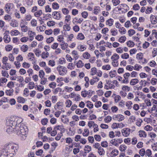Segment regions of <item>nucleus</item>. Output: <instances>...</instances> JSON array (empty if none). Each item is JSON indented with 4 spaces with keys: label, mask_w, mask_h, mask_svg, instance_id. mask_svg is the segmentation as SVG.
Returning a JSON list of instances; mask_svg holds the SVG:
<instances>
[{
    "label": "nucleus",
    "mask_w": 157,
    "mask_h": 157,
    "mask_svg": "<svg viewBox=\"0 0 157 157\" xmlns=\"http://www.w3.org/2000/svg\"><path fill=\"white\" fill-rule=\"evenodd\" d=\"M21 118L16 116H12L7 121L6 132L9 134L13 131L17 132V134L23 140L26 139L27 129L22 123Z\"/></svg>",
    "instance_id": "1"
},
{
    "label": "nucleus",
    "mask_w": 157,
    "mask_h": 157,
    "mask_svg": "<svg viewBox=\"0 0 157 157\" xmlns=\"http://www.w3.org/2000/svg\"><path fill=\"white\" fill-rule=\"evenodd\" d=\"M6 147L9 151L10 157H12L15 155L18 148V144L14 143H10L6 145Z\"/></svg>",
    "instance_id": "2"
},
{
    "label": "nucleus",
    "mask_w": 157,
    "mask_h": 157,
    "mask_svg": "<svg viewBox=\"0 0 157 157\" xmlns=\"http://www.w3.org/2000/svg\"><path fill=\"white\" fill-rule=\"evenodd\" d=\"M56 70L59 75L64 76L67 73V68L65 67L59 65L56 67Z\"/></svg>",
    "instance_id": "3"
},
{
    "label": "nucleus",
    "mask_w": 157,
    "mask_h": 157,
    "mask_svg": "<svg viewBox=\"0 0 157 157\" xmlns=\"http://www.w3.org/2000/svg\"><path fill=\"white\" fill-rule=\"evenodd\" d=\"M94 92V91L90 90L88 91L84 90L81 92V96L83 98H90Z\"/></svg>",
    "instance_id": "4"
},
{
    "label": "nucleus",
    "mask_w": 157,
    "mask_h": 157,
    "mask_svg": "<svg viewBox=\"0 0 157 157\" xmlns=\"http://www.w3.org/2000/svg\"><path fill=\"white\" fill-rule=\"evenodd\" d=\"M106 83L105 84L104 88L106 90H109L111 89H114L115 86L112 83L110 80H105Z\"/></svg>",
    "instance_id": "5"
},
{
    "label": "nucleus",
    "mask_w": 157,
    "mask_h": 157,
    "mask_svg": "<svg viewBox=\"0 0 157 157\" xmlns=\"http://www.w3.org/2000/svg\"><path fill=\"white\" fill-rule=\"evenodd\" d=\"M123 142V140L121 138L113 139L110 141V143L115 146H118L119 144H121Z\"/></svg>",
    "instance_id": "6"
},
{
    "label": "nucleus",
    "mask_w": 157,
    "mask_h": 157,
    "mask_svg": "<svg viewBox=\"0 0 157 157\" xmlns=\"http://www.w3.org/2000/svg\"><path fill=\"white\" fill-rule=\"evenodd\" d=\"M3 39L4 42L6 43H9L11 40L10 37L9 35V32L6 31L3 34Z\"/></svg>",
    "instance_id": "7"
},
{
    "label": "nucleus",
    "mask_w": 157,
    "mask_h": 157,
    "mask_svg": "<svg viewBox=\"0 0 157 157\" xmlns=\"http://www.w3.org/2000/svg\"><path fill=\"white\" fill-rule=\"evenodd\" d=\"M124 119V116L120 114L114 115L113 116V119L115 121H123Z\"/></svg>",
    "instance_id": "8"
},
{
    "label": "nucleus",
    "mask_w": 157,
    "mask_h": 157,
    "mask_svg": "<svg viewBox=\"0 0 157 157\" xmlns=\"http://www.w3.org/2000/svg\"><path fill=\"white\" fill-rule=\"evenodd\" d=\"M13 6V5L12 3H7L6 4L4 7V9L7 13H9L11 11V9Z\"/></svg>",
    "instance_id": "9"
},
{
    "label": "nucleus",
    "mask_w": 157,
    "mask_h": 157,
    "mask_svg": "<svg viewBox=\"0 0 157 157\" xmlns=\"http://www.w3.org/2000/svg\"><path fill=\"white\" fill-rule=\"evenodd\" d=\"M61 14L60 11H54L52 12V15L53 18L57 20H60L61 17Z\"/></svg>",
    "instance_id": "10"
},
{
    "label": "nucleus",
    "mask_w": 157,
    "mask_h": 157,
    "mask_svg": "<svg viewBox=\"0 0 157 157\" xmlns=\"http://www.w3.org/2000/svg\"><path fill=\"white\" fill-rule=\"evenodd\" d=\"M70 96L71 98H74V100L76 101H79L81 98L79 94H75L74 92L71 93L70 94Z\"/></svg>",
    "instance_id": "11"
},
{
    "label": "nucleus",
    "mask_w": 157,
    "mask_h": 157,
    "mask_svg": "<svg viewBox=\"0 0 157 157\" xmlns=\"http://www.w3.org/2000/svg\"><path fill=\"white\" fill-rule=\"evenodd\" d=\"M63 103L62 102H57L54 106V108L56 110H61L62 112H64V111L62 110Z\"/></svg>",
    "instance_id": "12"
},
{
    "label": "nucleus",
    "mask_w": 157,
    "mask_h": 157,
    "mask_svg": "<svg viewBox=\"0 0 157 157\" xmlns=\"http://www.w3.org/2000/svg\"><path fill=\"white\" fill-rule=\"evenodd\" d=\"M28 59L31 61L32 62L33 64L35 63V56L34 54L32 52H29L28 53Z\"/></svg>",
    "instance_id": "13"
},
{
    "label": "nucleus",
    "mask_w": 157,
    "mask_h": 157,
    "mask_svg": "<svg viewBox=\"0 0 157 157\" xmlns=\"http://www.w3.org/2000/svg\"><path fill=\"white\" fill-rule=\"evenodd\" d=\"M124 127V124L121 122L120 123H114L112 124V127L113 128L115 129L117 128H122Z\"/></svg>",
    "instance_id": "14"
},
{
    "label": "nucleus",
    "mask_w": 157,
    "mask_h": 157,
    "mask_svg": "<svg viewBox=\"0 0 157 157\" xmlns=\"http://www.w3.org/2000/svg\"><path fill=\"white\" fill-rule=\"evenodd\" d=\"M8 156H9V153L5 147V148L1 151L0 157H7Z\"/></svg>",
    "instance_id": "15"
},
{
    "label": "nucleus",
    "mask_w": 157,
    "mask_h": 157,
    "mask_svg": "<svg viewBox=\"0 0 157 157\" xmlns=\"http://www.w3.org/2000/svg\"><path fill=\"white\" fill-rule=\"evenodd\" d=\"M130 130L128 128H124L121 131L122 135L125 137L128 136L130 133Z\"/></svg>",
    "instance_id": "16"
},
{
    "label": "nucleus",
    "mask_w": 157,
    "mask_h": 157,
    "mask_svg": "<svg viewBox=\"0 0 157 157\" xmlns=\"http://www.w3.org/2000/svg\"><path fill=\"white\" fill-rule=\"evenodd\" d=\"M10 25L13 27H17L18 25L17 21L14 19H13L10 21Z\"/></svg>",
    "instance_id": "17"
},
{
    "label": "nucleus",
    "mask_w": 157,
    "mask_h": 157,
    "mask_svg": "<svg viewBox=\"0 0 157 157\" xmlns=\"http://www.w3.org/2000/svg\"><path fill=\"white\" fill-rule=\"evenodd\" d=\"M83 21V19L82 18H78L75 17L73 18L72 22L74 24L77 23L80 24Z\"/></svg>",
    "instance_id": "18"
},
{
    "label": "nucleus",
    "mask_w": 157,
    "mask_h": 157,
    "mask_svg": "<svg viewBox=\"0 0 157 157\" xmlns=\"http://www.w3.org/2000/svg\"><path fill=\"white\" fill-rule=\"evenodd\" d=\"M77 48L80 52H83L86 49V48L85 45L80 44L77 46Z\"/></svg>",
    "instance_id": "19"
},
{
    "label": "nucleus",
    "mask_w": 157,
    "mask_h": 157,
    "mask_svg": "<svg viewBox=\"0 0 157 157\" xmlns=\"http://www.w3.org/2000/svg\"><path fill=\"white\" fill-rule=\"evenodd\" d=\"M20 26L21 27V31L22 32H28V31L29 30V29L28 28V27L24 25V24L23 25H21V24H20Z\"/></svg>",
    "instance_id": "20"
},
{
    "label": "nucleus",
    "mask_w": 157,
    "mask_h": 157,
    "mask_svg": "<svg viewBox=\"0 0 157 157\" xmlns=\"http://www.w3.org/2000/svg\"><path fill=\"white\" fill-rule=\"evenodd\" d=\"M101 11L99 6H95L94 8L93 13L95 15H98L100 12Z\"/></svg>",
    "instance_id": "21"
},
{
    "label": "nucleus",
    "mask_w": 157,
    "mask_h": 157,
    "mask_svg": "<svg viewBox=\"0 0 157 157\" xmlns=\"http://www.w3.org/2000/svg\"><path fill=\"white\" fill-rule=\"evenodd\" d=\"M61 48L63 50H65L68 47V44L64 41L59 44Z\"/></svg>",
    "instance_id": "22"
},
{
    "label": "nucleus",
    "mask_w": 157,
    "mask_h": 157,
    "mask_svg": "<svg viewBox=\"0 0 157 157\" xmlns=\"http://www.w3.org/2000/svg\"><path fill=\"white\" fill-rule=\"evenodd\" d=\"M29 48L28 46L26 44H23L20 48L21 51L24 52H26L28 50Z\"/></svg>",
    "instance_id": "23"
},
{
    "label": "nucleus",
    "mask_w": 157,
    "mask_h": 157,
    "mask_svg": "<svg viewBox=\"0 0 157 157\" xmlns=\"http://www.w3.org/2000/svg\"><path fill=\"white\" fill-rule=\"evenodd\" d=\"M85 38L84 35L82 33H79L76 36V39L79 40H83Z\"/></svg>",
    "instance_id": "24"
},
{
    "label": "nucleus",
    "mask_w": 157,
    "mask_h": 157,
    "mask_svg": "<svg viewBox=\"0 0 157 157\" xmlns=\"http://www.w3.org/2000/svg\"><path fill=\"white\" fill-rule=\"evenodd\" d=\"M17 101L18 103L21 104L24 103L26 100L25 99L21 96L18 97L17 98Z\"/></svg>",
    "instance_id": "25"
},
{
    "label": "nucleus",
    "mask_w": 157,
    "mask_h": 157,
    "mask_svg": "<svg viewBox=\"0 0 157 157\" xmlns=\"http://www.w3.org/2000/svg\"><path fill=\"white\" fill-rule=\"evenodd\" d=\"M76 65L77 68H80L84 66V64L81 60H79L77 61Z\"/></svg>",
    "instance_id": "26"
},
{
    "label": "nucleus",
    "mask_w": 157,
    "mask_h": 157,
    "mask_svg": "<svg viewBox=\"0 0 157 157\" xmlns=\"http://www.w3.org/2000/svg\"><path fill=\"white\" fill-rule=\"evenodd\" d=\"M150 19L152 24L154 25L157 23V16H151L150 17Z\"/></svg>",
    "instance_id": "27"
},
{
    "label": "nucleus",
    "mask_w": 157,
    "mask_h": 157,
    "mask_svg": "<svg viewBox=\"0 0 157 157\" xmlns=\"http://www.w3.org/2000/svg\"><path fill=\"white\" fill-rule=\"evenodd\" d=\"M119 56L116 53L114 54L111 57V59L112 61H117L119 59Z\"/></svg>",
    "instance_id": "28"
},
{
    "label": "nucleus",
    "mask_w": 157,
    "mask_h": 157,
    "mask_svg": "<svg viewBox=\"0 0 157 157\" xmlns=\"http://www.w3.org/2000/svg\"><path fill=\"white\" fill-rule=\"evenodd\" d=\"M20 34V32L17 30L14 29L10 31V34L11 36H17Z\"/></svg>",
    "instance_id": "29"
},
{
    "label": "nucleus",
    "mask_w": 157,
    "mask_h": 157,
    "mask_svg": "<svg viewBox=\"0 0 157 157\" xmlns=\"http://www.w3.org/2000/svg\"><path fill=\"white\" fill-rule=\"evenodd\" d=\"M11 67V65L7 62L3 64L2 68L3 69H6V70H7L8 69L10 68Z\"/></svg>",
    "instance_id": "30"
},
{
    "label": "nucleus",
    "mask_w": 157,
    "mask_h": 157,
    "mask_svg": "<svg viewBox=\"0 0 157 157\" xmlns=\"http://www.w3.org/2000/svg\"><path fill=\"white\" fill-rule=\"evenodd\" d=\"M114 20L113 19L110 18L108 19L106 22V24L107 25L109 26H111L113 24Z\"/></svg>",
    "instance_id": "31"
},
{
    "label": "nucleus",
    "mask_w": 157,
    "mask_h": 157,
    "mask_svg": "<svg viewBox=\"0 0 157 157\" xmlns=\"http://www.w3.org/2000/svg\"><path fill=\"white\" fill-rule=\"evenodd\" d=\"M52 8L55 10H57L59 8V5L56 2H53L52 4Z\"/></svg>",
    "instance_id": "32"
},
{
    "label": "nucleus",
    "mask_w": 157,
    "mask_h": 157,
    "mask_svg": "<svg viewBox=\"0 0 157 157\" xmlns=\"http://www.w3.org/2000/svg\"><path fill=\"white\" fill-rule=\"evenodd\" d=\"M139 135L140 137H146L147 136V134L146 132L142 130H140L138 132Z\"/></svg>",
    "instance_id": "33"
},
{
    "label": "nucleus",
    "mask_w": 157,
    "mask_h": 157,
    "mask_svg": "<svg viewBox=\"0 0 157 157\" xmlns=\"http://www.w3.org/2000/svg\"><path fill=\"white\" fill-rule=\"evenodd\" d=\"M61 121L64 123H67L69 121V119L66 115H63L62 116Z\"/></svg>",
    "instance_id": "34"
},
{
    "label": "nucleus",
    "mask_w": 157,
    "mask_h": 157,
    "mask_svg": "<svg viewBox=\"0 0 157 157\" xmlns=\"http://www.w3.org/2000/svg\"><path fill=\"white\" fill-rule=\"evenodd\" d=\"M91 146L87 145H86L85 146L84 148V151H85V153H88L91 150Z\"/></svg>",
    "instance_id": "35"
},
{
    "label": "nucleus",
    "mask_w": 157,
    "mask_h": 157,
    "mask_svg": "<svg viewBox=\"0 0 157 157\" xmlns=\"http://www.w3.org/2000/svg\"><path fill=\"white\" fill-rule=\"evenodd\" d=\"M28 32V34L29 38L34 37V36L36 35L35 32L33 31L29 30Z\"/></svg>",
    "instance_id": "36"
},
{
    "label": "nucleus",
    "mask_w": 157,
    "mask_h": 157,
    "mask_svg": "<svg viewBox=\"0 0 157 157\" xmlns=\"http://www.w3.org/2000/svg\"><path fill=\"white\" fill-rule=\"evenodd\" d=\"M139 82V80L137 78H134L132 79L130 82L131 85L133 86Z\"/></svg>",
    "instance_id": "37"
},
{
    "label": "nucleus",
    "mask_w": 157,
    "mask_h": 157,
    "mask_svg": "<svg viewBox=\"0 0 157 157\" xmlns=\"http://www.w3.org/2000/svg\"><path fill=\"white\" fill-rule=\"evenodd\" d=\"M110 31L111 33V35L113 36H116L118 34L117 30L115 28L112 29Z\"/></svg>",
    "instance_id": "38"
},
{
    "label": "nucleus",
    "mask_w": 157,
    "mask_h": 157,
    "mask_svg": "<svg viewBox=\"0 0 157 157\" xmlns=\"http://www.w3.org/2000/svg\"><path fill=\"white\" fill-rule=\"evenodd\" d=\"M98 152L100 155H104L105 153V151L102 147H100L98 149Z\"/></svg>",
    "instance_id": "39"
},
{
    "label": "nucleus",
    "mask_w": 157,
    "mask_h": 157,
    "mask_svg": "<svg viewBox=\"0 0 157 157\" xmlns=\"http://www.w3.org/2000/svg\"><path fill=\"white\" fill-rule=\"evenodd\" d=\"M118 151L116 149L113 150L110 153L111 156L113 157L116 156L118 155Z\"/></svg>",
    "instance_id": "40"
},
{
    "label": "nucleus",
    "mask_w": 157,
    "mask_h": 157,
    "mask_svg": "<svg viewBox=\"0 0 157 157\" xmlns=\"http://www.w3.org/2000/svg\"><path fill=\"white\" fill-rule=\"evenodd\" d=\"M42 14V12L41 10H39L34 13V15L36 17H40Z\"/></svg>",
    "instance_id": "41"
},
{
    "label": "nucleus",
    "mask_w": 157,
    "mask_h": 157,
    "mask_svg": "<svg viewBox=\"0 0 157 157\" xmlns=\"http://www.w3.org/2000/svg\"><path fill=\"white\" fill-rule=\"evenodd\" d=\"M82 56L85 59H88L90 57V55L88 52H86L83 54Z\"/></svg>",
    "instance_id": "42"
},
{
    "label": "nucleus",
    "mask_w": 157,
    "mask_h": 157,
    "mask_svg": "<svg viewBox=\"0 0 157 157\" xmlns=\"http://www.w3.org/2000/svg\"><path fill=\"white\" fill-rule=\"evenodd\" d=\"M60 32V30L58 28H56L54 29L53 31V33L54 35L55 36H57L58 35Z\"/></svg>",
    "instance_id": "43"
},
{
    "label": "nucleus",
    "mask_w": 157,
    "mask_h": 157,
    "mask_svg": "<svg viewBox=\"0 0 157 157\" xmlns=\"http://www.w3.org/2000/svg\"><path fill=\"white\" fill-rule=\"evenodd\" d=\"M132 102L131 101H129L126 103L125 105L127 107L128 109H130L132 108Z\"/></svg>",
    "instance_id": "44"
},
{
    "label": "nucleus",
    "mask_w": 157,
    "mask_h": 157,
    "mask_svg": "<svg viewBox=\"0 0 157 157\" xmlns=\"http://www.w3.org/2000/svg\"><path fill=\"white\" fill-rule=\"evenodd\" d=\"M49 56V53L48 52H43L41 54V57L43 59H46Z\"/></svg>",
    "instance_id": "45"
},
{
    "label": "nucleus",
    "mask_w": 157,
    "mask_h": 157,
    "mask_svg": "<svg viewBox=\"0 0 157 157\" xmlns=\"http://www.w3.org/2000/svg\"><path fill=\"white\" fill-rule=\"evenodd\" d=\"M116 71L114 70L110 71L109 73V75L111 78L115 77L116 75Z\"/></svg>",
    "instance_id": "46"
},
{
    "label": "nucleus",
    "mask_w": 157,
    "mask_h": 157,
    "mask_svg": "<svg viewBox=\"0 0 157 157\" xmlns=\"http://www.w3.org/2000/svg\"><path fill=\"white\" fill-rule=\"evenodd\" d=\"M64 38L63 35H60L58 36L57 40L58 42H59L60 43L64 41Z\"/></svg>",
    "instance_id": "47"
},
{
    "label": "nucleus",
    "mask_w": 157,
    "mask_h": 157,
    "mask_svg": "<svg viewBox=\"0 0 157 157\" xmlns=\"http://www.w3.org/2000/svg\"><path fill=\"white\" fill-rule=\"evenodd\" d=\"M143 53L141 52H140L136 54V58L137 59H139L140 61H141V59L143 57Z\"/></svg>",
    "instance_id": "48"
},
{
    "label": "nucleus",
    "mask_w": 157,
    "mask_h": 157,
    "mask_svg": "<svg viewBox=\"0 0 157 157\" xmlns=\"http://www.w3.org/2000/svg\"><path fill=\"white\" fill-rule=\"evenodd\" d=\"M25 18L26 21H29L32 19V16L30 14H27L25 15Z\"/></svg>",
    "instance_id": "49"
},
{
    "label": "nucleus",
    "mask_w": 157,
    "mask_h": 157,
    "mask_svg": "<svg viewBox=\"0 0 157 157\" xmlns=\"http://www.w3.org/2000/svg\"><path fill=\"white\" fill-rule=\"evenodd\" d=\"M121 58L124 59H127L129 57V54L127 53H124L121 55Z\"/></svg>",
    "instance_id": "50"
},
{
    "label": "nucleus",
    "mask_w": 157,
    "mask_h": 157,
    "mask_svg": "<svg viewBox=\"0 0 157 157\" xmlns=\"http://www.w3.org/2000/svg\"><path fill=\"white\" fill-rule=\"evenodd\" d=\"M34 52L36 55L37 57H39L40 56V53H41V51L38 48H36L34 50Z\"/></svg>",
    "instance_id": "51"
},
{
    "label": "nucleus",
    "mask_w": 157,
    "mask_h": 157,
    "mask_svg": "<svg viewBox=\"0 0 157 157\" xmlns=\"http://www.w3.org/2000/svg\"><path fill=\"white\" fill-rule=\"evenodd\" d=\"M13 90L12 89L7 90L6 91V94L9 96H11L13 95Z\"/></svg>",
    "instance_id": "52"
},
{
    "label": "nucleus",
    "mask_w": 157,
    "mask_h": 157,
    "mask_svg": "<svg viewBox=\"0 0 157 157\" xmlns=\"http://www.w3.org/2000/svg\"><path fill=\"white\" fill-rule=\"evenodd\" d=\"M37 2L39 6H42L45 3L46 1L45 0H38Z\"/></svg>",
    "instance_id": "53"
},
{
    "label": "nucleus",
    "mask_w": 157,
    "mask_h": 157,
    "mask_svg": "<svg viewBox=\"0 0 157 157\" xmlns=\"http://www.w3.org/2000/svg\"><path fill=\"white\" fill-rule=\"evenodd\" d=\"M89 134V130L87 129H85L82 133V135L84 136H87Z\"/></svg>",
    "instance_id": "54"
},
{
    "label": "nucleus",
    "mask_w": 157,
    "mask_h": 157,
    "mask_svg": "<svg viewBox=\"0 0 157 157\" xmlns=\"http://www.w3.org/2000/svg\"><path fill=\"white\" fill-rule=\"evenodd\" d=\"M127 146L124 144L120 145L119 147V149L121 151H124L127 149Z\"/></svg>",
    "instance_id": "55"
},
{
    "label": "nucleus",
    "mask_w": 157,
    "mask_h": 157,
    "mask_svg": "<svg viewBox=\"0 0 157 157\" xmlns=\"http://www.w3.org/2000/svg\"><path fill=\"white\" fill-rule=\"evenodd\" d=\"M126 40V37L124 36H121L118 39V41L121 43H124Z\"/></svg>",
    "instance_id": "56"
},
{
    "label": "nucleus",
    "mask_w": 157,
    "mask_h": 157,
    "mask_svg": "<svg viewBox=\"0 0 157 157\" xmlns=\"http://www.w3.org/2000/svg\"><path fill=\"white\" fill-rule=\"evenodd\" d=\"M61 10L63 13L64 15H67L69 13V10L66 8H63Z\"/></svg>",
    "instance_id": "57"
},
{
    "label": "nucleus",
    "mask_w": 157,
    "mask_h": 157,
    "mask_svg": "<svg viewBox=\"0 0 157 157\" xmlns=\"http://www.w3.org/2000/svg\"><path fill=\"white\" fill-rule=\"evenodd\" d=\"M1 74L2 76L6 77V78H8L9 75L7 71H2L1 72Z\"/></svg>",
    "instance_id": "58"
},
{
    "label": "nucleus",
    "mask_w": 157,
    "mask_h": 157,
    "mask_svg": "<svg viewBox=\"0 0 157 157\" xmlns=\"http://www.w3.org/2000/svg\"><path fill=\"white\" fill-rule=\"evenodd\" d=\"M143 122V121L142 119L140 118L136 120V124L139 127L141 126L142 123Z\"/></svg>",
    "instance_id": "59"
},
{
    "label": "nucleus",
    "mask_w": 157,
    "mask_h": 157,
    "mask_svg": "<svg viewBox=\"0 0 157 157\" xmlns=\"http://www.w3.org/2000/svg\"><path fill=\"white\" fill-rule=\"evenodd\" d=\"M19 9V10L21 14H24L25 13L26 10L24 7L23 6L20 7Z\"/></svg>",
    "instance_id": "60"
},
{
    "label": "nucleus",
    "mask_w": 157,
    "mask_h": 157,
    "mask_svg": "<svg viewBox=\"0 0 157 157\" xmlns=\"http://www.w3.org/2000/svg\"><path fill=\"white\" fill-rule=\"evenodd\" d=\"M127 44L129 47H132L135 45L134 43L132 41L129 40L127 42Z\"/></svg>",
    "instance_id": "61"
},
{
    "label": "nucleus",
    "mask_w": 157,
    "mask_h": 157,
    "mask_svg": "<svg viewBox=\"0 0 157 157\" xmlns=\"http://www.w3.org/2000/svg\"><path fill=\"white\" fill-rule=\"evenodd\" d=\"M30 23L32 27H36L37 26V21L35 19H32L30 22Z\"/></svg>",
    "instance_id": "62"
},
{
    "label": "nucleus",
    "mask_w": 157,
    "mask_h": 157,
    "mask_svg": "<svg viewBox=\"0 0 157 157\" xmlns=\"http://www.w3.org/2000/svg\"><path fill=\"white\" fill-rule=\"evenodd\" d=\"M102 69L104 70H106L107 71L111 69V67L109 65L107 64L104 65L102 66Z\"/></svg>",
    "instance_id": "63"
},
{
    "label": "nucleus",
    "mask_w": 157,
    "mask_h": 157,
    "mask_svg": "<svg viewBox=\"0 0 157 157\" xmlns=\"http://www.w3.org/2000/svg\"><path fill=\"white\" fill-rule=\"evenodd\" d=\"M122 90L123 91H129L130 90V88L127 86H124L122 87Z\"/></svg>",
    "instance_id": "64"
}]
</instances>
